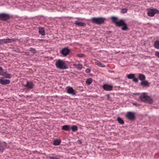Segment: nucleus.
Here are the masks:
<instances>
[{"instance_id": "nucleus-19", "label": "nucleus", "mask_w": 159, "mask_h": 159, "mask_svg": "<svg viewBox=\"0 0 159 159\" xmlns=\"http://www.w3.org/2000/svg\"><path fill=\"white\" fill-rule=\"evenodd\" d=\"M95 64L100 67H104L106 66L105 65L101 63L100 61L96 60L95 61Z\"/></svg>"}, {"instance_id": "nucleus-28", "label": "nucleus", "mask_w": 159, "mask_h": 159, "mask_svg": "<svg viewBox=\"0 0 159 159\" xmlns=\"http://www.w3.org/2000/svg\"><path fill=\"white\" fill-rule=\"evenodd\" d=\"M127 76L129 79H133L135 77V74H129L127 75Z\"/></svg>"}, {"instance_id": "nucleus-36", "label": "nucleus", "mask_w": 159, "mask_h": 159, "mask_svg": "<svg viewBox=\"0 0 159 159\" xmlns=\"http://www.w3.org/2000/svg\"><path fill=\"white\" fill-rule=\"evenodd\" d=\"M84 56V55L83 54L79 53L77 54V56L79 57H82Z\"/></svg>"}, {"instance_id": "nucleus-21", "label": "nucleus", "mask_w": 159, "mask_h": 159, "mask_svg": "<svg viewBox=\"0 0 159 159\" xmlns=\"http://www.w3.org/2000/svg\"><path fill=\"white\" fill-rule=\"evenodd\" d=\"M62 129L66 131H68L70 129V128L68 125H66L62 126Z\"/></svg>"}, {"instance_id": "nucleus-13", "label": "nucleus", "mask_w": 159, "mask_h": 159, "mask_svg": "<svg viewBox=\"0 0 159 159\" xmlns=\"http://www.w3.org/2000/svg\"><path fill=\"white\" fill-rule=\"evenodd\" d=\"M6 147V144L4 142H0V152H3Z\"/></svg>"}, {"instance_id": "nucleus-15", "label": "nucleus", "mask_w": 159, "mask_h": 159, "mask_svg": "<svg viewBox=\"0 0 159 159\" xmlns=\"http://www.w3.org/2000/svg\"><path fill=\"white\" fill-rule=\"evenodd\" d=\"M125 22L123 20L120 19L119 21H117L116 25L118 27H120L123 25Z\"/></svg>"}, {"instance_id": "nucleus-30", "label": "nucleus", "mask_w": 159, "mask_h": 159, "mask_svg": "<svg viewBox=\"0 0 159 159\" xmlns=\"http://www.w3.org/2000/svg\"><path fill=\"white\" fill-rule=\"evenodd\" d=\"M30 50L32 52L34 53H35L37 52V51L34 48H30Z\"/></svg>"}, {"instance_id": "nucleus-17", "label": "nucleus", "mask_w": 159, "mask_h": 159, "mask_svg": "<svg viewBox=\"0 0 159 159\" xmlns=\"http://www.w3.org/2000/svg\"><path fill=\"white\" fill-rule=\"evenodd\" d=\"M138 78L139 80L141 81L144 80L146 79V76L145 75L141 73L139 74Z\"/></svg>"}, {"instance_id": "nucleus-34", "label": "nucleus", "mask_w": 159, "mask_h": 159, "mask_svg": "<svg viewBox=\"0 0 159 159\" xmlns=\"http://www.w3.org/2000/svg\"><path fill=\"white\" fill-rule=\"evenodd\" d=\"M133 80L134 82H135L136 83H137L138 82L139 80L137 78L135 77H134V78L133 79Z\"/></svg>"}, {"instance_id": "nucleus-25", "label": "nucleus", "mask_w": 159, "mask_h": 159, "mask_svg": "<svg viewBox=\"0 0 159 159\" xmlns=\"http://www.w3.org/2000/svg\"><path fill=\"white\" fill-rule=\"evenodd\" d=\"M111 19H112L113 22L116 25L117 21L118 18L116 17L112 16L111 17Z\"/></svg>"}, {"instance_id": "nucleus-35", "label": "nucleus", "mask_w": 159, "mask_h": 159, "mask_svg": "<svg viewBox=\"0 0 159 159\" xmlns=\"http://www.w3.org/2000/svg\"><path fill=\"white\" fill-rule=\"evenodd\" d=\"M48 159H59V158L56 157H49Z\"/></svg>"}, {"instance_id": "nucleus-5", "label": "nucleus", "mask_w": 159, "mask_h": 159, "mask_svg": "<svg viewBox=\"0 0 159 159\" xmlns=\"http://www.w3.org/2000/svg\"><path fill=\"white\" fill-rule=\"evenodd\" d=\"M17 39L16 38L0 39V45L3 44H7L12 43L16 41Z\"/></svg>"}, {"instance_id": "nucleus-1", "label": "nucleus", "mask_w": 159, "mask_h": 159, "mask_svg": "<svg viewBox=\"0 0 159 159\" xmlns=\"http://www.w3.org/2000/svg\"><path fill=\"white\" fill-rule=\"evenodd\" d=\"M139 98L142 102L146 103L151 104L153 102L152 99L148 96L146 93H143V94L140 96Z\"/></svg>"}, {"instance_id": "nucleus-18", "label": "nucleus", "mask_w": 159, "mask_h": 159, "mask_svg": "<svg viewBox=\"0 0 159 159\" xmlns=\"http://www.w3.org/2000/svg\"><path fill=\"white\" fill-rule=\"evenodd\" d=\"M61 142L60 140L56 139L53 141V144L55 146H57L59 145Z\"/></svg>"}, {"instance_id": "nucleus-14", "label": "nucleus", "mask_w": 159, "mask_h": 159, "mask_svg": "<svg viewBox=\"0 0 159 159\" xmlns=\"http://www.w3.org/2000/svg\"><path fill=\"white\" fill-rule=\"evenodd\" d=\"M67 92L72 95H76V92L72 87H70L67 89Z\"/></svg>"}, {"instance_id": "nucleus-12", "label": "nucleus", "mask_w": 159, "mask_h": 159, "mask_svg": "<svg viewBox=\"0 0 159 159\" xmlns=\"http://www.w3.org/2000/svg\"><path fill=\"white\" fill-rule=\"evenodd\" d=\"M34 84L32 82L27 81V83L25 85L26 88L29 89H32L33 88Z\"/></svg>"}, {"instance_id": "nucleus-4", "label": "nucleus", "mask_w": 159, "mask_h": 159, "mask_svg": "<svg viewBox=\"0 0 159 159\" xmlns=\"http://www.w3.org/2000/svg\"><path fill=\"white\" fill-rule=\"evenodd\" d=\"M105 20V18L102 17H93L92 19V21L93 23L100 25L104 23Z\"/></svg>"}, {"instance_id": "nucleus-8", "label": "nucleus", "mask_w": 159, "mask_h": 159, "mask_svg": "<svg viewBox=\"0 0 159 159\" xmlns=\"http://www.w3.org/2000/svg\"><path fill=\"white\" fill-rule=\"evenodd\" d=\"M70 50L68 47H65L62 49L60 53L64 56H67L70 53Z\"/></svg>"}, {"instance_id": "nucleus-20", "label": "nucleus", "mask_w": 159, "mask_h": 159, "mask_svg": "<svg viewBox=\"0 0 159 159\" xmlns=\"http://www.w3.org/2000/svg\"><path fill=\"white\" fill-rule=\"evenodd\" d=\"M39 33L43 36L45 35V32L44 28H39Z\"/></svg>"}, {"instance_id": "nucleus-32", "label": "nucleus", "mask_w": 159, "mask_h": 159, "mask_svg": "<svg viewBox=\"0 0 159 159\" xmlns=\"http://www.w3.org/2000/svg\"><path fill=\"white\" fill-rule=\"evenodd\" d=\"M127 9L126 8H123L121 10V13H127Z\"/></svg>"}, {"instance_id": "nucleus-38", "label": "nucleus", "mask_w": 159, "mask_h": 159, "mask_svg": "<svg viewBox=\"0 0 159 159\" xmlns=\"http://www.w3.org/2000/svg\"><path fill=\"white\" fill-rule=\"evenodd\" d=\"M133 104L136 107H139L140 106L139 104L138 103L136 102H134L133 103Z\"/></svg>"}, {"instance_id": "nucleus-26", "label": "nucleus", "mask_w": 159, "mask_h": 159, "mask_svg": "<svg viewBox=\"0 0 159 159\" xmlns=\"http://www.w3.org/2000/svg\"><path fill=\"white\" fill-rule=\"evenodd\" d=\"M117 120L118 122L120 124H123L124 123L123 120L119 117L117 118Z\"/></svg>"}, {"instance_id": "nucleus-27", "label": "nucleus", "mask_w": 159, "mask_h": 159, "mask_svg": "<svg viewBox=\"0 0 159 159\" xmlns=\"http://www.w3.org/2000/svg\"><path fill=\"white\" fill-rule=\"evenodd\" d=\"M71 129L73 132H75L77 130L78 127L77 126L73 125L71 127Z\"/></svg>"}, {"instance_id": "nucleus-16", "label": "nucleus", "mask_w": 159, "mask_h": 159, "mask_svg": "<svg viewBox=\"0 0 159 159\" xmlns=\"http://www.w3.org/2000/svg\"><path fill=\"white\" fill-rule=\"evenodd\" d=\"M75 24L80 27H83L85 26V25L84 23L83 22H80L78 21H75Z\"/></svg>"}, {"instance_id": "nucleus-3", "label": "nucleus", "mask_w": 159, "mask_h": 159, "mask_svg": "<svg viewBox=\"0 0 159 159\" xmlns=\"http://www.w3.org/2000/svg\"><path fill=\"white\" fill-rule=\"evenodd\" d=\"M148 12L147 14L148 16L150 17H153L156 14L159 13V10L157 9H150L148 8L147 9Z\"/></svg>"}, {"instance_id": "nucleus-40", "label": "nucleus", "mask_w": 159, "mask_h": 159, "mask_svg": "<svg viewBox=\"0 0 159 159\" xmlns=\"http://www.w3.org/2000/svg\"><path fill=\"white\" fill-rule=\"evenodd\" d=\"M7 74L8 73H7V71H4L3 73V75H2V76H4L5 75V74Z\"/></svg>"}, {"instance_id": "nucleus-10", "label": "nucleus", "mask_w": 159, "mask_h": 159, "mask_svg": "<svg viewBox=\"0 0 159 159\" xmlns=\"http://www.w3.org/2000/svg\"><path fill=\"white\" fill-rule=\"evenodd\" d=\"M10 82L9 80L4 79L3 77H1L0 78V83L2 84L6 85L9 84Z\"/></svg>"}, {"instance_id": "nucleus-22", "label": "nucleus", "mask_w": 159, "mask_h": 159, "mask_svg": "<svg viewBox=\"0 0 159 159\" xmlns=\"http://www.w3.org/2000/svg\"><path fill=\"white\" fill-rule=\"evenodd\" d=\"M75 67L79 70H81L82 68V65L80 64H75Z\"/></svg>"}, {"instance_id": "nucleus-33", "label": "nucleus", "mask_w": 159, "mask_h": 159, "mask_svg": "<svg viewBox=\"0 0 159 159\" xmlns=\"http://www.w3.org/2000/svg\"><path fill=\"white\" fill-rule=\"evenodd\" d=\"M4 71L3 70L2 68L0 66V75L2 76L3 75V73Z\"/></svg>"}, {"instance_id": "nucleus-29", "label": "nucleus", "mask_w": 159, "mask_h": 159, "mask_svg": "<svg viewBox=\"0 0 159 159\" xmlns=\"http://www.w3.org/2000/svg\"><path fill=\"white\" fill-rule=\"evenodd\" d=\"M92 82V80L91 78L88 79L86 81V83L88 85L90 84Z\"/></svg>"}, {"instance_id": "nucleus-24", "label": "nucleus", "mask_w": 159, "mask_h": 159, "mask_svg": "<svg viewBox=\"0 0 159 159\" xmlns=\"http://www.w3.org/2000/svg\"><path fill=\"white\" fill-rule=\"evenodd\" d=\"M154 46L155 48L159 49V41H155Z\"/></svg>"}, {"instance_id": "nucleus-6", "label": "nucleus", "mask_w": 159, "mask_h": 159, "mask_svg": "<svg viewBox=\"0 0 159 159\" xmlns=\"http://www.w3.org/2000/svg\"><path fill=\"white\" fill-rule=\"evenodd\" d=\"M10 19V16L8 14L5 13H0V20L6 21Z\"/></svg>"}, {"instance_id": "nucleus-7", "label": "nucleus", "mask_w": 159, "mask_h": 159, "mask_svg": "<svg viewBox=\"0 0 159 159\" xmlns=\"http://www.w3.org/2000/svg\"><path fill=\"white\" fill-rule=\"evenodd\" d=\"M126 116L131 120H134L136 118L134 113L131 112H128Z\"/></svg>"}, {"instance_id": "nucleus-37", "label": "nucleus", "mask_w": 159, "mask_h": 159, "mask_svg": "<svg viewBox=\"0 0 159 159\" xmlns=\"http://www.w3.org/2000/svg\"><path fill=\"white\" fill-rule=\"evenodd\" d=\"M91 71V70L89 68H87L85 70V72L87 73H89Z\"/></svg>"}, {"instance_id": "nucleus-31", "label": "nucleus", "mask_w": 159, "mask_h": 159, "mask_svg": "<svg viewBox=\"0 0 159 159\" xmlns=\"http://www.w3.org/2000/svg\"><path fill=\"white\" fill-rule=\"evenodd\" d=\"M4 76L6 78L9 79L11 78L12 77L11 75L10 74H9L8 73L7 74H5V75Z\"/></svg>"}, {"instance_id": "nucleus-41", "label": "nucleus", "mask_w": 159, "mask_h": 159, "mask_svg": "<svg viewBox=\"0 0 159 159\" xmlns=\"http://www.w3.org/2000/svg\"><path fill=\"white\" fill-rule=\"evenodd\" d=\"M106 96L109 98L110 96V95L109 94H107V95Z\"/></svg>"}, {"instance_id": "nucleus-23", "label": "nucleus", "mask_w": 159, "mask_h": 159, "mask_svg": "<svg viewBox=\"0 0 159 159\" xmlns=\"http://www.w3.org/2000/svg\"><path fill=\"white\" fill-rule=\"evenodd\" d=\"M122 26V27L121 28V30H123L126 31L129 29L127 24L125 22L124 24H123V25Z\"/></svg>"}, {"instance_id": "nucleus-42", "label": "nucleus", "mask_w": 159, "mask_h": 159, "mask_svg": "<svg viewBox=\"0 0 159 159\" xmlns=\"http://www.w3.org/2000/svg\"><path fill=\"white\" fill-rule=\"evenodd\" d=\"M137 94V93H134V94L135 95H136V94Z\"/></svg>"}, {"instance_id": "nucleus-11", "label": "nucleus", "mask_w": 159, "mask_h": 159, "mask_svg": "<svg viewBox=\"0 0 159 159\" xmlns=\"http://www.w3.org/2000/svg\"><path fill=\"white\" fill-rule=\"evenodd\" d=\"M140 85L143 87H148L150 86V83L145 80L141 81L140 83Z\"/></svg>"}, {"instance_id": "nucleus-39", "label": "nucleus", "mask_w": 159, "mask_h": 159, "mask_svg": "<svg viewBox=\"0 0 159 159\" xmlns=\"http://www.w3.org/2000/svg\"><path fill=\"white\" fill-rule=\"evenodd\" d=\"M155 55L159 58V52H157L155 53Z\"/></svg>"}, {"instance_id": "nucleus-2", "label": "nucleus", "mask_w": 159, "mask_h": 159, "mask_svg": "<svg viewBox=\"0 0 159 159\" xmlns=\"http://www.w3.org/2000/svg\"><path fill=\"white\" fill-rule=\"evenodd\" d=\"M55 65L57 68L61 69H66L68 68L64 62L61 60H58L56 61Z\"/></svg>"}, {"instance_id": "nucleus-9", "label": "nucleus", "mask_w": 159, "mask_h": 159, "mask_svg": "<svg viewBox=\"0 0 159 159\" xmlns=\"http://www.w3.org/2000/svg\"><path fill=\"white\" fill-rule=\"evenodd\" d=\"M103 89L107 91H110L112 90L113 86L107 84H104L102 86Z\"/></svg>"}]
</instances>
